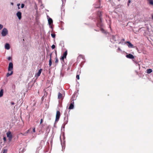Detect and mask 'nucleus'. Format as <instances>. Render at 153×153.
<instances>
[{
	"mask_svg": "<svg viewBox=\"0 0 153 153\" xmlns=\"http://www.w3.org/2000/svg\"><path fill=\"white\" fill-rule=\"evenodd\" d=\"M76 78L78 79H79V74H77L76 76Z\"/></svg>",
	"mask_w": 153,
	"mask_h": 153,
	"instance_id": "obj_27",
	"label": "nucleus"
},
{
	"mask_svg": "<svg viewBox=\"0 0 153 153\" xmlns=\"http://www.w3.org/2000/svg\"><path fill=\"white\" fill-rule=\"evenodd\" d=\"M3 90L2 89H1L0 91V97H2L3 95Z\"/></svg>",
	"mask_w": 153,
	"mask_h": 153,
	"instance_id": "obj_20",
	"label": "nucleus"
},
{
	"mask_svg": "<svg viewBox=\"0 0 153 153\" xmlns=\"http://www.w3.org/2000/svg\"><path fill=\"white\" fill-rule=\"evenodd\" d=\"M7 150L6 149H4V150L3 153H7Z\"/></svg>",
	"mask_w": 153,
	"mask_h": 153,
	"instance_id": "obj_28",
	"label": "nucleus"
},
{
	"mask_svg": "<svg viewBox=\"0 0 153 153\" xmlns=\"http://www.w3.org/2000/svg\"><path fill=\"white\" fill-rule=\"evenodd\" d=\"M118 0V1H120V0Z\"/></svg>",
	"mask_w": 153,
	"mask_h": 153,
	"instance_id": "obj_43",
	"label": "nucleus"
},
{
	"mask_svg": "<svg viewBox=\"0 0 153 153\" xmlns=\"http://www.w3.org/2000/svg\"><path fill=\"white\" fill-rule=\"evenodd\" d=\"M5 49L7 50L9 49L10 48L9 44L7 43H6L5 45Z\"/></svg>",
	"mask_w": 153,
	"mask_h": 153,
	"instance_id": "obj_15",
	"label": "nucleus"
},
{
	"mask_svg": "<svg viewBox=\"0 0 153 153\" xmlns=\"http://www.w3.org/2000/svg\"><path fill=\"white\" fill-rule=\"evenodd\" d=\"M62 94L60 92L59 93L58 95V98L59 99H61L62 98Z\"/></svg>",
	"mask_w": 153,
	"mask_h": 153,
	"instance_id": "obj_16",
	"label": "nucleus"
},
{
	"mask_svg": "<svg viewBox=\"0 0 153 153\" xmlns=\"http://www.w3.org/2000/svg\"><path fill=\"white\" fill-rule=\"evenodd\" d=\"M98 17L100 19V22H99L101 23L102 22V19L101 18V16H102V13L101 12L98 11ZM100 25H101V24L100 23Z\"/></svg>",
	"mask_w": 153,
	"mask_h": 153,
	"instance_id": "obj_6",
	"label": "nucleus"
},
{
	"mask_svg": "<svg viewBox=\"0 0 153 153\" xmlns=\"http://www.w3.org/2000/svg\"><path fill=\"white\" fill-rule=\"evenodd\" d=\"M125 40L124 39H122L121 40L120 42L119 43H120L121 42L123 43L125 41Z\"/></svg>",
	"mask_w": 153,
	"mask_h": 153,
	"instance_id": "obj_24",
	"label": "nucleus"
},
{
	"mask_svg": "<svg viewBox=\"0 0 153 153\" xmlns=\"http://www.w3.org/2000/svg\"><path fill=\"white\" fill-rule=\"evenodd\" d=\"M67 54V51H66L63 54L62 56L61 57V58H60V59L63 62H64V59L65 58H66V56Z\"/></svg>",
	"mask_w": 153,
	"mask_h": 153,
	"instance_id": "obj_4",
	"label": "nucleus"
},
{
	"mask_svg": "<svg viewBox=\"0 0 153 153\" xmlns=\"http://www.w3.org/2000/svg\"><path fill=\"white\" fill-rule=\"evenodd\" d=\"M126 43H128V46L129 47H133V45L129 41H127L126 42Z\"/></svg>",
	"mask_w": 153,
	"mask_h": 153,
	"instance_id": "obj_17",
	"label": "nucleus"
},
{
	"mask_svg": "<svg viewBox=\"0 0 153 153\" xmlns=\"http://www.w3.org/2000/svg\"><path fill=\"white\" fill-rule=\"evenodd\" d=\"M58 62V60L57 58H56L55 59V62L56 63H57Z\"/></svg>",
	"mask_w": 153,
	"mask_h": 153,
	"instance_id": "obj_26",
	"label": "nucleus"
},
{
	"mask_svg": "<svg viewBox=\"0 0 153 153\" xmlns=\"http://www.w3.org/2000/svg\"><path fill=\"white\" fill-rule=\"evenodd\" d=\"M13 65L12 62H10L8 68V71L10 72V71H13Z\"/></svg>",
	"mask_w": 153,
	"mask_h": 153,
	"instance_id": "obj_5",
	"label": "nucleus"
},
{
	"mask_svg": "<svg viewBox=\"0 0 153 153\" xmlns=\"http://www.w3.org/2000/svg\"><path fill=\"white\" fill-rule=\"evenodd\" d=\"M33 132H35V128H33Z\"/></svg>",
	"mask_w": 153,
	"mask_h": 153,
	"instance_id": "obj_36",
	"label": "nucleus"
},
{
	"mask_svg": "<svg viewBox=\"0 0 153 153\" xmlns=\"http://www.w3.org/2000/svg\"><path fill=\"white\" fill-rule=\"evenodd\" d=\"M29 130H28L27 131H26V133H27V134H28L29 132Z\"/></svg>",
	"mask_w": 153,
	"mask_h": 153,
	"instance_id": "obj_38",
	"label": "nucleus"
},
{
	"mask_svg": "<svg viewBox=\"0 0 153 153\" xmlns=\"http://www.w3.org/2000/svg\"><path fill=\"white\" fill-rule=\"evenodd\" d=\"M21 134L24 136H26L27 135V134L26 133V132H25V133H21Z\"/></svg>",
	"mask_w": 153,
	"mask_h": 153,
	"instance_id": "obj_22",
	"label": "nucleus"
},
{
	"mask_svg": "<svg viewBox=\"0 0 153 153\" xmlns=\"http://www.w3.org/2000/svg\"><path fill=\"white\" fill-rule=\"evenodd\" d=\"M3 27L2 25L0 24V30H1Z\"/></svg>",
	"mask_w": 153,
	"mask_h": 153,
	"instance_id": "obj_31",
	"label": "nucleus"
},
{
	"mask_svg": "<svg viewBox=\"0 0 153 153\" xmlns=\"http://www.w3.org/2000/svg\"><path fill=\"white\" fill-rule=\"evenodd\" d=\"M17 5L18 6V8L19 9H20L21 8L20 7V4H17Z\"/></svg>",
	"mask_w": 153,
	"mask_h": 153,
	"instance_id": "obj_25",
	"label": "nucleus"
},
{
	"mask_svg": "<svg viewBox=\"0 0 153 153\" xmlns=\"http://www.w3.org/2000/svg\"><path fill=\"white\" fill-rule=\"evenodd\" d=\"M51 56H52V53H51L50 55V59L49 60V65L50 67L52 65Z\"/></svg>",
	"mask_w": 153,
	"mask_h": 153,
	"instance_id": "obj_12",
	"label": "nucleus"
},
{
	"mask_svg": "<svg viewBox=\"0 0 153 153\" xmlns=\"http://www.w3.org/2000/svg\"><path fill=\"white\" fill-rule=\"evenodd\" d=\"M12 59V58L11 57H8V58H7V59L8 60H11V59Z\"/></svg>",
	"mask_w": 153,
	"mask_h": 153,
	"instance_id": "obj_33",
	"label": "nucleus"
},
{
	"mask_svg": "<svg viewBox=\"0 0 153 153\" xmlns=\"http://www.w3.org/2000/svg\"><path fill=\"white\" fill-rule=\"evenodd\" d=\"M52 37L53 38H55V37L56 35L55 34L52 33L51 34Z\"/></svg>",
	"mask_w": 153,
	"mask_h": 153,
	"instance_id": "obj_23",
	"label": "nucleus"
},
{
	"mask_svg": "<svg viewBox=\"0 0 153 153\" xmlns=\"http://www.w3.org/2000/svg\"><path fill=\"white\" fill-rule=\"evenodd\" d=\"M16 16L18 17L19 19L20 20L22 18V13L21 12L18 11L16 13Z\"/></svg>",
	"mask_w": 153,
	"mask_h": 153,
	"instance_id": "obj_7",
	"label": "nucleus"
},
{
	"mask_svg": "<svg viewBox=\"0 0 153 153\" xmlns=\"http://www.w3.org/2000/svg\"><path fill=\"white\" fill-rule=\"evenodd\" d=\"M8 34V30L6 28H4L1 33V35L3 36H6Z\"/></svg>",
	"mask_w": 153,
	"mask_h": 153,
	"instance_id": "obj_1",
	"label": "nucleus"
},
{
	"mask_svg": "<svg viewBox=\"0 0 153 153\" xmlns=\"http://www.w3.org/2000/svg\"><path fill=\"white\" fill-rule=\"evenodd\" d=\"M94 6L95 7V8H98L99 7V6L96 7L95 6Z\"/></svg>",
	"mask_w": 153,
	"mask_h": 153,
	"instance_id": "obj_39",
	"label": "nucleus"
},
{
	"mask_svg": "<svg viewBox=\"0 0 153 153\" xmlns=\"http://www.w3.org/2000/svg\"><path fill=\"white\" fill-rule=\"evenodd\" d=\"M43 122V120L42 119H41L40 122V124H41Z\"/></svg>",
	"mask_w": 153,
	"mask_h": 153,
	"instance_id": "obj_34",
	"label": "nucleus"
},
{
	"mask_svg": "<svg viewBox=\"0 0 153 153\" xmlns=\"http://www.w3.org/2000/svg\"><path fill=\"white\" fill-rule=\"evenodd\" d=\"M3 140H4V142L5 141H6V137H4L3 138Z\"/></svg>",
	"mask_w": 153,
	"mask_h": 153,
	"instance_id": "obj_35",
	"label": "nucleus"
},
{
	"mask_svg": "<svg viewBox=\"0 0 153 153\" xmlns=\"http://www.w3.org/2000/svg\"><path fill=\"white\" fill-rule=\"evenodd\" d=\"M13 74V71H10V72L8 71V72L6 76L8 77L10 76L11 75Z\"/></svg>",
	"mask_w": 153,
	"mask_h": 153,
	"instance_id": "obj_11",
	"label": "nucleus"
},
{
	"mask_svg": "<svg viewBox=\"0 0 153 153\" xmlns=\"http://www.w3.org/2000/svg\"><path fill=\"white\" fill-rule=\"evenodd\" d=\"M112 39L113 41H116L117 39V36H112Z\"/></svg>",
	"mask_w": 153,
	"mask_h": 153,
	"instance_id": "obj_10",
	"label": "nucleus"
},
{
	"mask_svg": "<svg viewBox=\"0 0 153 153\" xmlns=\"http://www.w3.org/2000/svg\"><path fill=\"white\" fill-rule=\"evenodd\" d=\"M131 0H128V1L127 3V6H129L130 4L131 3Z\"/></svg>",
	"mask_w": 153,
	"mask_h": 153,
	"instance_id": "obj_21",
	"label": "nucleus"
},
{
	"mask_svg": "<svg viewBox=\"0 0 153 153\" xmlns=\"http://www.w3.org/2000/svg\"><path fill=\"white\" fill-rule=\"evenodd\" d=\"M74 103L73 102V103H71L69 107V109H73L74 108Z\"/></svg>",
	"mask_w": 153,
	"mask_h": 153,
	"instance_id": "obj_14",
	"label": "nucleus"
},
{
	"mask_svg": "<svg viewBox=\"0 0 153 153\" xmlns=\"http://www.w3.org/2000/svg\"><path fill=\"white\" fill-rule=\"evenodd\" d=\"M55 46L54 45H52L51 46V48L52 49H54V48H55Z\"/></svg>",
	"mask_w": 153,
	"mask_h": 153,
	"instance_id": "obj_29",
	"label": "nucleus"
},
{
	"mask_svg": "<svg viewBox=\"0 0 153 153\" xmlns=\"http://www.w3.org/2000/svg\"><path fill=\"white\" fill-rule=\"evenodd\" d=\"M148 3L150 5H153V0H147Z\"/></svg>",
	"mask_w": 153,
	"mask_h": 153,
	"instance_id": "obj_18",
	"label": "nucleus"
},
{
	"mask_svg": "<svg viewBox=\"0 0 153 153\" xmlns=\"http://www.w3.org/2000/svg\"><path fill=\"white\" fill-rule=\"evenodd\" d=\"M48 23L49 25H51L53 24V20L51 18H49L48 19Z\"/></svg>",
	"mask_w": 153,
	"mask_h": 153,
	"instance_id": "obj_13",
	"label": "nucleus"
},
{
	"mask_svg": "<svg viewBox=\"0 0 153 153\" xmlns=\"http://www.w3.org/2000/svg\"><path fill=\"white\" fill-rule=\"evenodd\" d=\"M24 6H25V4H22L21 6V8H23L24 7Z\"/></svg>",
	"mask_w": 153,
	"mask_h": 153,
	"instance_id": "obj_30",
	"label": "nucleus"
},
{
	"mask_svg": "<svg viewBox=\"0 0 153 153\" xmlns=\"http://www.w3.org/2000/svg\"><path fill=\"white\" fill-rule=\"evenodd\" d=\"M42 69H40L39 70V71L38 73L35 74V76L36 77H38V76H39L40 75V74L42 72Z\"/></svg>",
	"mask_w": 153,
	"mask_h": 153,
	"instance_id": "obj_8",
	"label": "nucleus"
},
{
	"mask_svg": "<svg viewBox=\"0 0 153 153\" xmlns=\"http://www.w3.org/2000/svg\"><path fill=\"white\" fill-rule=\"evenodd\" d=\"M101 31L102 32V33H104V30L103 29L101 28L100 29Z\"/></svg>",
	"mask_w": 153,
	"mask_h": 153,
	"instance_id": "obj_32",
	"label": "nucleus"
},
{
	"mask_svg": "<svg viewBox=\"0 0 153 153\" xmlns=\"http://www.w3.org/2000/svg\"><path fill=\"white\" fill-rule=\"evenodd\" d=\"M12 5H13V2H11V3H10Z\"/></svg>",
	"mask_w": 153,
	"mask_h": 153,
	"instance_id": "obj_40",
	"label": "nucleus"
},
{
	"mask_svg": "<svg viewBox=\"0 0 153 153\" xmlns=\"http://www.w3.org/2000/svg\"><path fill=\"white\" fill-rule=\"evenodd\" d=\"M100 0H99V2H100Z\"/></svg>",
	"mask_w": 153,
	"mask_h": 153,
	"instance_id": "obj_41",
	"label": "nucleus"
},
{
	"mask_svg": "<svg viewBox=\"0 0 153 153\" xmlns=\"http://www.w3.org/2000/svg\"><path fill=\"white\" fill-rule=\"evenodd\" d=\"M126 57L129 59H133L134 58V56L131 54H129L126 56Z\"/></svg>",
	"mask_w": 153,
	"mask_h": 153,
	"instance_id": "obj_9",
	"label": "nucleus"
},
{
	"mask_svg": "<svg viewBox=\"0 0 153 153\" xmlns=\"http://www.w3.org/2000/svg\"><path fill=\"white\" fill-rule=\"evenodd\" d=\"M152 19H153V16H152Z\"/></svg>",
	"mask_w": 153,
	"mask_h": 153,
	"instance_id": "obj_42",
	"label": "nucleus"
},
{
	"mask_svg": "<svg viewBox=\"0 0 153 153\" xmlns=\"http://www.w3.org/2000/svg\"><path fill=\"white\" fill-rule=\"evenodd\" d=\"M62 1L63 2V0H62Z\"/></svg>",
	"mask_w": 153,
	"mask_h": 153,
	"instance_id": "obj_44",
	"label": "nucleus"
},
{
	"mask_svg": "<svg viewBox=\"0 0 153 153\" xmlns=\"http://www.w3.org/2000/svg\"><path fill=\"white\" fill-rule=\"evenodd\" d=\"M7 137L8 138V139L9 141H11L12 138V135L10 131H8L7 133Z\"/></svg>",
	"mask_w": 153,
	"mask_h": 153,
	"instance_id": "obj_3",
	"label": "nucleus"
},
{
	"mask_svg": "<svg viewBox=\"0 0 153 153\" xmlns=\"http://www.w3.org/2000/svg\"><path fill=\"white\" fill-rule=\"evenodd\" d=\"M147 73L148 74H150L152 72V70L151 69H149L147 70Z\"/></svg>",
	"mask_w": 153,
	"mask_h": 153,
	"instance_id": "obj_19",
	"label": "nucleus"
},
{
	"mask_svg": "<svg viewBox=\"0 0 153 153\" xmlns=\"http://www.w3.org/2000/svg\"><path fill=\"white\" fill-rule=\"evenodd\" d=\"M11 104L12 105H14V103L13 102H11Z\"/></svg>",
	"mask_w": 153,
	"mask_h": 153,
	"instance_id": "obj_37",
	"label": "nucleus"
},
{
	"mask_svg": "<svg viewBox=\"0 0 153 153\" xmlns=\"http://www.w3.org/2000/svg\"><path fill=\"white\" fill-rule=\"evenodd\" d=\"M60 116V112L59 111H57L56 116V121H58Z\"/></svg>",
	"mask_w": 153,
	"mask_h": 153,
	"instance_id": "obj_2",
	"label": "nucleus"
}]
</instances>
